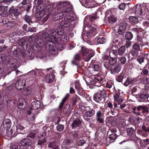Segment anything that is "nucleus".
<instances>
[{
    "mask_svg": "<svg viewBox=\"0 0 149 149\" xmlns=\"http://www.w3.org/2000/svg\"><path fill=\"white\" fill-rule=\"evenodd\" d=\"M78 97L76 95H75L72 98V100L73 102V104L75 105L77 101V100L78 99Z\"/></svg>",
    "mask_w": 149,
    "mask_h": 149,
    "instance_id": "42",
    "label": "nucleus"
},
{
    "mask_svg": "<svg viewBox=\"0 0 149 149\" xmlns=\"http://www.w3.org/2000/svg\"><path fill=\"white\" fill-rule=\"evenodd\" d=\"M149 97V95L147 94H143L139 96V100L140 102H147L148 100L147 99Z\"/></svg>",
    "mask_w": 149,
    "mask_h": 149,
    "instance_id": "15",
    "label": "nucleus"
},
{
    "mask_svg": "<svg viewBox=\"0 0 149 149\" xmlns=\"http://www.w3.org/2000/svg\"><path fill=\"white\" fill-rule=\"evenodd\" d=\"M86 141L84 139H80L76 141L77 144L79 146H82L86 143Z\"/></svg>",
    "mask_w": 149,
    "mask_h": 149,
    "instance_id": "37",
    "label": "nucleus"
},
{
    "mask_svg": "<svg viewBox=\"0 0 149 149\" xmlns=\"http://www.w3.org/2000/svg\"><path fill=\"white\" fill-rule=\"evenodd\" d=\"M6 134L9 137L16 136L17 134L16 133L15 128L12 127L10 131H6Z\"/></svg>",
    "mask_w": 149,
    "mask_h": 149,
    "instance_id": "19",
    "label": "nucleus"
},
{
    "mask_svg": "<svg viewBox=\"0 0 149 149\" xmlns=\"http://www.w3.org/2000/svg\"><path fill=\"white\" fill-rule=\"evenodd\" d=\"M106 95L107 92L106 90L103 89L99 91L95 94L93 96V99L96 102H100Z\"/></svg>",
    "mask_w": 149,
    "mask_h": 149,
    "instance_id": "6",
    "label": "nucleus"
},
{
    "mask_svg": "<svg viewBox=\"0 0 149 149\" xmlns=\"http://www.w3.org/2000/svg\"><path fill=\"white\" fill-rule=\"evenodd\" d=\"M84 29L86 32L82 36V39L89 45H93L94 43L90 40L91 38L96 34L95 29L88 25L85 26Z\"/></svg>",
    "mask_w": 149,
    "mask_h": 149,
    "instance_id": "2",
    "label": "nucleus"
},
{
    "mask_svg": "<svg viewBox=\"0 0 149 149\" xmlns=\"http://www.w3.org/2000/svg\"><path fill=\"white\" fill-rule=\"evenodd\" d=\"M129 19L130 22L133 24H135L138 22V20L137 17L135 16H130L129 18Z\"/></svg>",
    "mask_w": 149,
    "mask_h": 149,
    "instance_id": "28",
    "label": "nucleus"
},
{
    "mask_svg": "<svg viewBox=\"0 0 149 149\" xmlns=\"http://www.w3.org/2000/svg\"><path fill=\"white\" fill-rule=\"evenodd\" d=\"M16 129L15 131H16V133L17 134L18 133H20L23 134H24L22 133L21 132L24 129V127L22 126L20 124L17 123V125H16Z\"/></svg>",
    "mask_w": 149,
    "mask_h": 149,
    "instance_id": "21",
    "label": "nucleus"
},
{
    "mask_svg": "<svg viewBox=\"0 0 149 149\" xmlns=\"http://www.w3.org/2000/svg\"><path fill=\"white\" fill-rule=\"evenodd\" d=\"M64 128L63 125L61 124L58 125L57 126V130L59 131H61L63 130Z\"/></svg>",
    "mask_w": 149,
    "mask_h": 149,
    "instance_id": "46",
    "label": "nucleus"
},
{
    "mask_svg": "<svg viewBox=\"0 0 149 149\" xmlns=\"http://www.w3.org/2000/svg\"><path fill=\"white\" fill-rule=\"evenodd\" d=\"M57 42V40L56 38L54 37L51 39V41L49 40L46 44V46L48 49L49 53L53 55H56L57 54V51L56 49L55 43Z\"/></svg>",
    "mask_w": 149,
    "mask_h": 149,
    "instance_id": "4",
    "label": "nucleus"
},
{
    "mask_svg": "<svg viewBox=\"0 0 149 149\" xmlns=\"http://www.w3.org/2000/svg\"><path fill=\"white\" fill-rule=\"evenodd\" d=\"M54 31L53 30H51L50 31V34L49 36H48V35L47 32H44L42 34V36L45 40L47 41V42H48L49 40H50L51 41V39L52 38H53V36L52 35L51 33V31Z\"/></svg>",
    "mask_w": 149,
    "mask_h": 149,
    "instance_id": "18",
    "label": "nucleus"
},
{
    "mask_svg": "<svg viewBox=\"0 0 149 149\" xmlns=\"http://www.w3.org/2000/svg\"><path fill=\"white\" fill-rule=\"evenodd\" d=\"M142 13V11L141 6V5H136L135 9V13L136 15L139 16Z\"/></svg>",
    "mask_w": 149,
    "mask_h": 149,
    "instance_id": "17",
    "label": "nucleus"
},
{
    "mask_svg": "<svg viewBox=\"0 0 149 149\" xmlns=\"http://www.w3.org/2000/svg\"><path fill=\"white\" fill-rule=\"evenodd\" d=\"M72 7L70 6L62 9L61 12L58 13L53 17L54 20H58L59 26L62 27L68 28L72 24L71 22L74 20L73 16L70 15V13L72 10Z\"/></svg>",
    "mask_w": 149,
    "mask_h": 149,
    "instance_id": "1",
    "label": "nucleus"
},
{
    "mask_svg": "<svg viewBox=\"0 0 149 149\" xmlns=\"http://www.w3.org/2000/svg\"><path fill=\"white\" fill-rule=\"evenodd\" d=\"M106 86L107 88H110L112 87H113V91L115 90L113 82L111 80H109L108 81L106 84Z\"/></svg>",
    "mask_w": 149,
    "mask_h": 149,
    "instance_id": "29",
    "label": "nucleus"
},
{
    "mask_svg": "<svg viewBox=\"0 0 149 149\" xmlns=\"http://www.w3.org/2000/svg\"><path fill=\"white\" fill-rule=\"evenodd\" d=\"M10 13L13 14L15 16H17L19 14L17 9L14 7H12L9 10Z\"/></svg>",
    "mask_w": 149,
    "mask_h": 149,
    "instance_id": "22",
    "label": "nucleus"
},
{
    "mask_svg": "<svg viewBox=\"0 0 149 149\" xmlns=\"http://www.w3.org/2000/svg\"><path fill=\"white\" fill-rule=\"evenodd\" d=\"M141 82L144 84H149V78L144 77L141 79Z\"/></svg>",
    "mask_w": 149,
    "mask_h": 149,
    "instance_id": "40",
    "label": "nucleus"
},
{
    "mask_svg": "<svg viewBox=\"0 0 149 149\" xmlns=\"http://www.w3.org/2000/svg\"><path fill=\"white\" fill-rule=\"evenodd\" d=\"M46 137V133L44 132L40 137V139L38 141V145H39L40 146H42L44 145L46 142L45 139Z\"/></svg>",
    "mask_w": 149,
    "mask_h": 149,
    "instance_id": "12",
    "label": "nucleus"
},
{
    "mask_svg": "<svg viewBox=\"0 0 149 149\" xmlns=\"http://www.w3.org/2000/svg\"><path fill=\"white\" fill-rule=\"evenodd\" d=\"M95 118L99 123H103L104 121V115L101 111L98 110L96 112Z\"/></svg>",
    "mask_w": 149,
    "mask_h": 149,
    "instance_id": "10",
    "label": "nucleus"
},
{
    "mask_svg": "<svg viewBox=\"0 0 149 149\" xmlns=\"http://www.w3.org/2000/svg\"><path fill=\"white\" fill-rule=\"evenodd\" d=\"M137 60L140 64H141L142 63L144 62V59L143 57H141L138 58Z\"/></svg>",
    "mask_w": 149,
    "mask_h": 149,
    "instance_id": "58",
    "label": "nucleus"
},
{
    "mask_svg": "<svg viewBox=\"0 0 149 149\" xmlns=\"http://www.w3.org/2000/svg\"><path fill=\"white\" fill-rule=\"evenodd\" d=\"M74 86L75 88L77 90H80L81 91L83 90V89L81 88L80 84L78 80H77L75 81Z\"/></svg>",
    "mask_w": 149,
    "mask_h": 149,
    "instance_id": "32",
    "label": "nucleus"
},
{
    "mask_svg": "<svg viewBox=\"0 0 149 149\" xmlns=\"http://www.w3.org/2000/svg\"><path fill=\"white\" fill-rule=\"evenodd\" d=\"M35 40V37L34 36H31L29 37V41L31 43L34 42Z\"/></svg>",
    "mask_w": 149,
    "mask_h": 149,
    "instance_id": "49",
    "label": "nucleus"
},
{
    "mask_svg": "<svg viewBox=\"0 0 149 149\" xmlns=\"http://www.w3.org/2000/svg\"><path fill=\"white\" fill-rule=\"evenodd\" d=\"M125 51V47L124 46H122L120 47L118 50V53L120 55H123Z\"/></svg>",
    "mask_w": 149,
    "mask_h": 149,
    "instance_id": "35",
    "label": "nucleus"
},
{
    "mask_svg": "<svg viewBox=\"0 0 149 149\" xmlns=\"http://www.w3.org/2000/svg\"><path fill=\"white\" fill-rule=\"evenodd\" d=\"M70 96V95L68 93L66 94L65 97H64V98L62 100L64 101V102H65L68 99V98L69 96Z\"/></svg>",
    "mask_w": 149,
    "mask_h": 149,
    "instance_id": "61",
    "label": "nucleus"
},
{
    "mask_svg": "<svg viewBox=\"0 0 149 149\" xmlns=\"http://www.w3.org/2000/svg\"><path fill=\"white\" fill-rule=\"evenodd\" d=\"M25 103V100L23 99H19L17 102L18 107L22 109L24 104Z\"/></svg>",
    "mask_w": 149,
    "mask_h": 149,
    "instance_id": "31",
    "label": "nucleus"
},
{
    "mask_svg": "<svg viewBox=\"0 0 149 149\" xmlns=\"http://www.w3.org/2000/svg\"><path fill=\"white\" fill-rule=\"evenodd\" d=\"M26 81L25 79L21 78L16 82L15 86L16 89L21 90L26 85Z\"/></svg>",
    "mask_w": 149,
    "mask_h": 149,
    "instance_id": "7",
    "label": "nucleus"
},
{
    "mask_svg": "<svg viewBox=\"0 0 149 149\" xmlns=\"http://www.w3.org/2000/svg\"><path fill=\"white\" fill-rule=\"evenodd\" d=\"M108 22L110 23H113L117 21V18L113 15H111L108 17Z\"/></svg>",
    "mask_w": 149,
    "mask_h": 149,
    "instance_id": "26",
    "label": "nucleus"
},
{
    "mask_svg": "<svg viewBox=\"0 0 149 149\" xmlns=\"http://www.w3.org/2000/svg\"><path fill=\"white\" fill-rule=\"evenodd\" d=\"M125 38L128 40H131L133 38L132 33L130 32H127L125 34Z\"/></svg>",
    "mask_w": 149,
    "mask_h": 149,
    "instance_id": "34",
    "label": "nucleus"
},
{
    "mask_svg": "<svg viewBox=\"0 0 149 149\" xmlns=\"http://www.w3.org/2000/svg\"><path fill=\"white\" fill-rule=\"evenodd\" d=\"M21 144L23 146H31L32 144L31 140L28 138H25L21 140Z\"/></svg>",
    "mask_w": 149,
    "mask_h": 149,
    "instance_id": "14",
    "label": "nucleus"
},
{
    "mask_svg": "<svg viewBox=\"0 0 149 149\" xmlns=\"http://www.w3.org/2000/svg\"><path fill=\"white\" fill-rule=\"evenodd\" d=\"M139 140H140V143L141 146L143 147H146V146L145 140L144 139L141 140L140 139H139Z\"/></svg>",
    "mask_w": 149,
    "mask_h": 149,
    "instance_id": "54",
    "label": "nucleus"
},
{
    "mask_svg": "<svg viewBox=\"0 0 149 149\" xmlns=\"http://www.w3.org/2000/svg\"><path fill=\"white\" fill-rule=\"evenodd\" d=\"M102 80V78L100 77L99 78H96L94 80L92 81H91L92 84H95V83H94V82H96L99 81L101 82Z\"/></svg>",
    "mask_w": 149,
    "mask_h": 149,
    "instance_id": "50",
    "label": "nucleus"
},
{
    "mask_svg": "<svg viewBox=\"0 0 149 149\" xmlns=\"http://www.w3.org/2000/svg\"><path fill=\"white\" fill-rule=\"evenodd\" d=\"M25 20L28 23L30 24L31 22V20L29 16H26L25 17Z\"/></svg>",
    "mask_w": 149,
    "mask_h": 149,
    "instance_id": "57",
    "label": "nucleus"
},
{
    "mask_svg": "<svg viewBox=\"0 0 149 149\" xmlns=\"http://www.w3.org/2000/svg\"><path fill=\"white\" fill-rule=\"evenodd\" d=\"M118 102V104H120L123 101L122 99L121 98H119L117 100H115Z\"/></svg>",
    "mask_w": 149,
    "mask_h": 149,
    "instance_id": "63",
    "label": "nucleus"
},
{
    "mask_svg": "<svg viewBox=\"0 0 149 149\" xmlns=\"http://www.w3.org/2000/svg\"><path fill=\"white\" fill-rule=\"evenodd\" d=\"M149 72L148 70L147 69H143L141 72V74H143L144 75L147 74Z\"/></svg>",
    "mask_w": 149,
    "mask_h": 149,
    "instance_id": "56",
    "label": "nucleus"
},
{
    "mask_svg": "<svg viewBox=\"0 0 149 149\" xmlns=\"http://www.w3.org/2000/svg\"><path fill=\"white\" fill-rule=\"evenodd\" d=\"M107 51L108 52L109 54V55H110L111 53L113 54L115 56H116V54L117 51L116 50H112L111 52L110 50H109V49H107Z\"/></svg>",
    "mask_w": 149,
    "mask_h": 149,
    "instance_id": "60",
    "label": "nucleus"
},
{
    "mask_svg": "<svg viewBox=\"0 0 149 149\" xmlns=\"http://www.w3.org/2000/svg\"><path fill=\"white\" fill-rule=\"evenodd\" d=\"M123 73H121L120 75L116 77V80L119 82H121L123 79Z\"/></svg>",
    "mask_w": 149,
    "mask_h": 149,
    "instance_id": "38",
    "label": "nucleus"
},
{
    "mask_svg": "<svg viewBox=\"0 0 149 149\" xmlns=\"http://www.w3.org/2000/svg\"><path fill=\"white\" fill-rule=\"evenodd\" d=\"M120 93L119 91H117L115 93V94L114 95V98L115 100L120 98Z\"/></svg>",
    "mask_w": 149,
    "mask_h": 149,
    "instance_id": "47",
    "label": "nucleus"
},
{
    "mask_svg": "<svg viewBox=\"0 0 149 149\" xmlns=\"http://www.w3.org/2000/svg\"><path fill=\"white\" fill-rule=\"evenodd\" d=\"M81 121L79 119H77L74 120L72 124V128H74L80 126Z\"/></svg>",
    "mask_w": 149,
    "mask_h": 149,
    "instance_id": "24",
    "label": "nucleus"
},
{
    "mask_svg": "<svg viewBox=\"0 0 149 149\" xmlns=\"http://www.w3.org/2000/svg\"><path fill=\"white\" fill-rule=\"evenodd\" d=\"M126 5L125 3H122L118 6V7L120 10H124L125 8Z\"/></svg>",
    "mask_w": 149,
    "mask_h": 149,
    "instance_id": "44",
    "label": "nucleus"
},
{
    "mask_svg": "<svg viewBox=\"0 0 149 149\" xmlns=\"http://www.w3.org/2000/svg\"><path fill=\"white\" fill-rule=\"evenodd\" d=\"M52 36L56 38L57 42H63L65 43L69 40V38L63 34V31L62 29L58 28L51 31Z\"/></svg>",
    "mask_w": 149,
    "mask_h": 149,
    "instance_id": "3",
    "label": "nucleus"
},
{
    "mask_svg": "<svg viewBox=\"0 0 149 149\" xmlns=\"http://www.w3.org/2000/svg\"><path fill=\"white\" fill-rule=\"evenodd\" d=\"M134 81V79H131L127 78L126 80L124 83V85L125 86H128Z\"/></svg>",
    "mask_w": 149,
    "mask_h": 149,
    "instance_id": "33",
    "label": "nucleus"
},
{
    "mask_svg": "<svg viewBox=\"0 0 149 149\" xmlns=\"http://www.w3.org/2000/svg\"><path fill=\"white\" fill-rule=\"evenodd\" d=\"M15 25V24L13 22L10 21L8 23V25L10 27H12L14 26Z\"/></svg>",
    "mask_w": 149,
    "mask_h": 149,
    "instance_id": "64",
    "label": "nucleus"
},
{
    "mask_svg": "<svg viewBox=\"0 0 149 149\" xmlns=\"http://www.w3.org/2000/svg\"><path fill=\"white\" fill-rule=\"evenodd\" d=\"M133 48L135 50H138L140 49V46L139 44L135 43L133 46Z\"/></svg>",
    "mask_w": 149,
    "mask_h": 149,
    "instance_id": "53",
    "label": "nucleus"
},
{
    "mask_svg": "<svg viewBox=\"0 0 149 149\" xmlns=\"http://www.w3.org/2000/svg\"><path fill=\"white\" fill-rule=\"evenodd\" d=\"M95 113V111L93 109L87 111L85 113L83 117L84 119L87 121H88L89 119L88 118L93 116Z\"/></svg>",
    "mask_w": 149,
    "mask_h": 149,
    "instance_id": "11",
    "label": "nucleus"
},
{
    "mask_svg": "<svg viewBox=\"0 0 149 149\" xmlns=\"http://www.w3.org/2000/svg\"><path fill=\"white\" fill-rule=\"evenodd\" d=\"M35 135L36 134L34 132H31L27 136L31 138H33L35 137Z\"/></svg>",
    "mask_w": 149,
    "mask_h": 149,
    "instance_id": "52",
    "label": "nucleus"
},
{
    "mask_svg": "<svg viewBox=\"0 0 149 149\" xmlns=\"http://www.w3.org/2000/svg\"><path fill=\"white\" fill-rule=\"evenodd\" d=\"M16 60H14L13 61H12L10 63V67L11 68H13L14 69L15 71L16 72L17 74L19 73V71L16 70L17 69V67L16 64Z\"/></svg>",
    "mask_w": 149,
    "mask_h": 149,
    "instance_id": "23",
    "label": "nucleus"
},
{
    "mask_svg": "<svg viewBox=\"0 0 149 149\" xmlns=\"http://www.w3.org/2000/svg\"><path fill=\"white\" fill-rule=\"evenodd\" d=\"M58 42V45H57L58 48L60 50H62L64 49L65 43L63 42Z\"/></svg>",
    "mask_w": 149,
    "mask_h": 149,
    "instance_id": "36",
    "label": "nucleus"
},
{
    "mask_svg": "<svg viewBox=\"0 0 149 149\" xmlns=\"http://www.w3.org/2000/svg\"><path fill=\"white\" fill-rule=\"evenodd\" d=\"M120 67L119 65H115L112 68L111 71L113 73H117L120 72Z\"/></svg>",
    "mask_w": 149,
    "mask_h": 149,
    "instance_id": "30",
    "label": "nucleus"
},
{
    "mask_svg": "<svg viewBox=\"0 0 149 149\" xmlns=\"http://www.w3.org/2000/svg\"><path fill=\"white\" fill-rule=\"evenodd\" d=\"M127 24L125 22H123L119 25L118 29V33L119 35H123L125 32Z\"/></svg>",
    "mask_w": 149,
    "mask_h": 149,
    "instance_id": "8",
    "label": "nucleus"
},
{
    "mask_svg": "<svg viewBox=\"0 0 149 149\" xmlns=\"http://www.w3.org/2000/svg\"><path fill=\"white\" fill-rule=\"evenodd\" d=\"M109 138L111 140L115 139L117 138L116 134H111L109 136Z\"/></svg>",
    "mask_w": 149,
    "mask_h": 149,
    "instance_id": "59",
    "label": "nucleus"
},
{
    "mask_svg": "<svg viewBox=\"0 0 149 149\" xmlns=\"http://www.w3.org/2000/svg\"><path fill=\"white\" fill-rule=\"evenodd\" d=\"M106 40L104 37L99 38L97 39V42L98 44H103L105 43Z\"/></svg>",
    "mask_w": 149,
    "mask_h": 149,
    "instance_id": "39",
    "label": "nucleus"
},
{
    "mask_svg": "<svg viewBox=\"0 0 149 149\" xmlns=\"http://www.w3.org/2000/svg\"><path fill=\"white\" fill-rule=\"evenodd\" d=\"M68 4V3L66 1H59L56 3V8L59 10L61 8L67 6Z\"/></svg>",
    "mask_w": 149,
    "mask_h": 149,
    "instance_id": "16",
    "label": "nucleus"
},
{
    "mask_svg": "<svg viewBox=\"0 0 149 149\" xmlns=\"http://www.w3.org/2000/svg\"><path fill=\"white\" fill-rule=\"evenodd\" d=\"M36 43V45H33V47L34 49L36 50H40V49H39V48H42L44 45V43L41 38H38L37 39Z\"/></svg>",
    "mask_w": 149,
    "mask_h": 149,
    "instance_id": "9",
    "label": "nucleus"
},
{
    "mask_svg": "<svg viewBox=\"0 0 149 149\" xmlns=\"http://www.w3.org/2000/svg\"><path fill=\"white\" fill-rule=\"evenodd\" d=\"M127 131L128 134L129 135H131L134 132V129L132 127L128 128L127 129Z\"/></svg>",
    "mask_w": 149,
    "mask_h": 149,
    "instance_id": "45",
    "label": "nucleus"
},
{
    "mask_svg": "<svg viewBox=\"0 0 149 149\" xmlns=\"http://www.w3.org/2000/svg\"><path fill=\"white\" fill-rule=\"evenodd\" d=\"M143 24L144 27L146 28L149 26V23L148 21H144L143 22Z\"/></svg>",
    "mask_w": 149,
    "mask_h": 149,
    "instance_id": "62",
    "label": "nucleus"
},
{
    "mask_svg": "<svg viewBox=\"0 0 149 149\" xmlns=\"http://www.w3.org/2000/svg\"><path fill=\"white\" fill-rule=\"evenodd\" d=\"M93 69L95 71H99L100 70V66L98 64H94L93 67Z\"/></svg>",
    "mask_w": 149,
    "mask_h": 149,
    "instance_id": "43",
    "label": "nucleus"
},
{
    "mask_svg": "<svg viewBox=\"0 0 149 149\" xmlns=\"http://www.w3.org/2000/svg\"><path fill=\"white\" fill-rule=\"evenodd\" d=\"M13 85H11V84H10L6 86V88L7 90H11L13 89Z\"/></svg>",
    "mask_w": 149,
    "mask_h": 149,
    "instance_id": "55",
    "label": "nucleus"
},
{
    "mask_svg": "<svg viewBox=\"0 0 149 149\" xmlns=\"http://www.w3.org/2000/svg\"><path fill=\"white\" fill-rule=\"evenodd\" d=\"M120 62V63L122 64H124L126 62V59L125 57L124 56H123L120 58H118Z\"/></svg>",
    "mask_w": 149,
    "mask_h": 149,
    "instance_id": "51",
    "label": "nucleus"
},
{
    "mask_svg": "<svg viewBox=\"0 0 149 149\" xmlns=\"http://www.w3.org/2000/svg\"><path fill=\"white\" fill-rule=\"evenodd\" d=\"M54 77L55 76L53 74H48L46 77V81L49 83H50L54 78Z\"/></svg>",
    "mask_w": 149,
    "mask_h": 149,
    "instance_id": "27",
    "label": "nucleus"
},
{
    "mask_svg": "<svg viewBox=\"0 0 149 149\" xmlns=\"http://www.w3.org/2000/svg\"><path fill=\"white\" fill-rule=\"evenodd\" d=\"M23 93L25 95L30 96L33 94V93L31 92V88L29 87L25 88L23 91Z\"/></svg>",
    "mask_w": 149,
    "mask_h": 149,
    "instance_id": "20",
    "label": "nucleus"
},
{
    "mask_svg": "<svg viewBox=\"0 0 149 149\" xmlns=\"http://www.w3.org/2000/svg\"><path fill=\"white\" fill-rule=\"evenodd\" d=\"M80 52L83 56H86L84 60L86 62L88 61L91 58L95 55V53L91 49H88L85 47H82Z\"/></svg>",
    "mask_w": 149,
    "mask_h": 149,
    "instance_id": "5",
    "label": "nucleus"
},
{
    "mask_svg": "<svg viewBox=\"0 0 149 149\" xmlns=\"http://www.w3.org/2000/svg\"><path fill=\"white\" fill-rule=\"evenodd\" d=\"M11 125V121L10 119L5 118L4 120L3 123V126L5 129L7 130L10 127Z\"/></svg>",
    "mask_w": 149,
    "mask_h": 149,
    "instance_id": "13",
    "label": "nucleus"
},
{
    "mask_svg": "<svg viewBox=\"0 0 149 149\" xmlns=\"http://www.w3.org/2000/svg\"><path fill=\"white\" fill-rule=\"evenodd\" d=\"M58 146L56 145L55 142H50L48 145L49 147L52 148H54L55 146Z\"/></svg>",
    "mask_w": 149,
    "mask_h": 149,
    "instance_id": "48",
    "label": "nucleus"
},
{
    "mask_svg": "<svg viewBox=\"0 0 149 149\" xmlns=\"http://www.w3.org/2000/svg\"><path fill=\"white\" fill-rule=\"evenodd\" d=\"M116 61L117 59L116 58H111L109 60V63L111 65L115 64Z\"/></svg>",
    "mask_w": 149,
    "mask_h": 149,
    "instance_id": "41",
    "label": "nucleus"
},
{
    "mask_svg": "<svg viewBox=\"0 0 149 149\" xmlns=\"http://www.w3.org/2000/svg\"><path fill=\"white\" fill-rule=\"evenodd\" d=\"M40 102L39 101H37L36 102L34 101L32 104V108L33 109H37L40 107Z\"/></svg>",
    "mask_w": 149,
    "mask_h": 149,
    "instance_id": "25",
    "label": "nucleus"
}]
</instances>
